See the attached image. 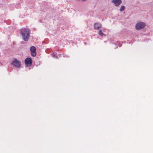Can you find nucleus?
<instances>
[{
	"label": "nucleus",
	"instance_id": "nucleus-8",
	"mask_svg": "<svg viewBox=\"0 0 153 153\" xmlns=\"http://www.w3.org/2000/svg\"><path fill=\"white\" fill-rule=\"evenodd\" d=\"M98 34L100 36H106L105 34L103 33L102 31V30H100L98 31Z\"/></svg>",
	"mask_w": 153,
	"mask_h": 153
},
{
	"label": "nucleus",
	"instance_id": "nucleus-2",
	"mask_svg": "<svg viewBox=\"0 0 153 153\" xmlns=\"http://www.w3.org/2000/svg\"><path fill=\"white\" fill-rule=\"evenodd\" d=\"M146 26V24L143 22H139L137 23L135 25V28L138 30H140Z\"/></svg>",
	"mask_w": 153,
	"mask_h": 153
},
{
	"label": "nucleus",
	"instance_id": "nucleus-5",
	"mask_svg": "<svg viewBox=\"0 0 153 153\" xmlns=\"http://www.w3.org/2000/svg\"><path fill=\"white\" fill-rule=\"evenodd\" d=\"M30 50L31 53V55L33 56H35L36 55V49L34 46H32L30 48Z\"/></svg>",
	"mask_w": 153,
	"mask_h": 153
},
{
	"label": "nucleus",
	"instance_id": "nucleus-11",
	"mask_svg": "<svg viewBox=\"0 0 153 153\" xmlns=\"http://www.w3.org/2000/svg\"><path fill=\"white\" fill-rule=\"evenodd\" d=\"M52 56L53 57H56L55 56V54L54 53H53Z\"/></svg>",
	"mask_w": 153,
	"mask_h": 153
},
{
	"label": "nucleus",
	"instance_id": "nucleus-1",
	"mask_svg": "<svg viewBox=\"0 0 153 153\" xmlns=\"http://www.w3.org/2000/svg\"><path fill=\"white\" fill-rule=\"evenodd\" d=\"M20 32L23 40L25 41H27L30 37V32L29 30L23 28L21 29Z\"/></svg>",
	"mask_w": 153,
	"mask_h": 153
},
{
	"label": "nucleus",
	"instance_id": "nucleus-9",
	"mask_svg": "<svg viewBox=\"0 0 153 153\" xmlns=\"http://www.w3.org/2000/svg\"><path fill=\"white\" fill-rule=\"evenodd\" d=\"M125 8V7L124 6H123V5L121 6V7H120V11L121 12L123 11L124 10Z\"/></svg>",
	"mask_w": 153,
	"mask_h": 153
},
{
	"label": "nucleus",
	"instance_id": "nucleus-10",
	"mask_svg": "<svg viewBox=\"0 0 153 153\" xmlns=\"http://www.w3.org/2000/svg\"><path fill=\"white\" fill-rule=\"evenodd\" d=\"M102 32L103 33H104L105 34V33H106L107 32V30L105 28H103L102 29Z\"/></svg>",
	"mask_w": 153,
	"mask_h": 153
},
{
	"label": "nucleus",
	"instance_id": "nucleus-4",
	"mask_svg": "<svg viewBox=\"0 0 153 153\" xmlns=\"http://www.w3.org/2000/svg\"><path fill=\"white\" fill-rule=\"evenodd\" d=\"M32 60L31 58H27L25 60V65L27 67H29L32 64Z\"/></svg>",
	"mask_w": 153,
	"mask_h": 153
},
{
	"label": "nucleus",
	"instance_id": "nucleus-7",
	"mask_svg": "<svg viewBox=\"0 0 153 153\" xmlns=\"http://www.w3.org/2000/svg\"><path fill=\"white\" fill-rule=\"evenodd\" d=\"M94 27L96 30H98L101 27V25L99 23H95L94 24Z\"/></svg>",
	"mask_w": 153,
	"mask_h": 153
},
{
	"label": "nucleus",
	"instance_id": "nucleus-6",
	"mask_svg": "<svg viewBox=\"0 0 153 153\" xmlns=\"http://www.w3.org/2000/svg\"><path fill=\"white\" fill-rule=\"evenodd\" d=\"M112 2L114 5L118 7L121 3L122 1L121 0H112Z\"/></svg>",
	"mask_w": 153,
	"mask_h": 153
},
{
	"label": "nucleus",
	"instance_id": "nucleus-3",
	"mask_svg": "<svg viewBox=\"0 0 153 153\" xmlns=\"http://www.w3.org/2000/svg\"><path fill=\"white\" fill-rule=\"evenodd\" d=\"M11 64L16 68H19L21 65L20 62L16 59H14V61L12 62Z\"/></svg>",
	"mask_w": 153,
	"mask_h": 153
}]
</instances>
